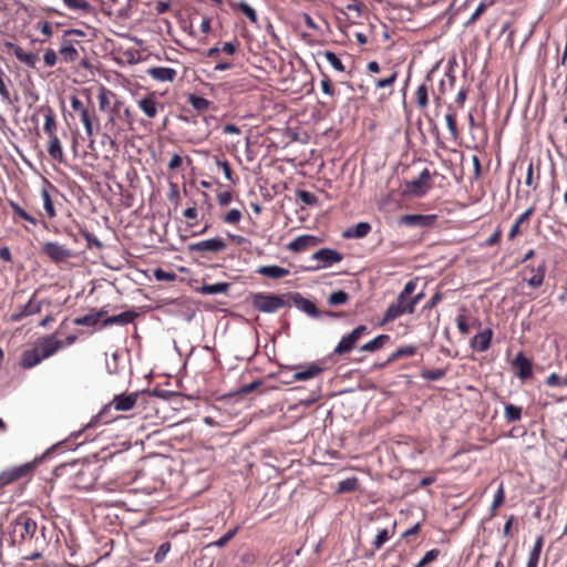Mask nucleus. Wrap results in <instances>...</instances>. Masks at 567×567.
Returning <instances> with one entry per match:
<instances>
[{
	"instance_id": "obj_44",
	"label": "nucleus",
	"mask_w": 567,
	"mask_h": 567,
	"mask_svg": "<svg viewBox=\"0 0 567 567\" xmlns=\"http://www.w3.org/2000/svg\"><path fill=\"white\" fill-rule=\"evenodd\" d=\"M297 198L301 203L309 205V206H315L319 202L318 197L315 194H312L308 190H303V189H300L297 192Z\"/></svg>"
},
{
	"instance_id": "obj_28",
	"label": "nucleus",
	"mask_w": 567,
	"mask_h": 567,
	"mask_svg": "<svg viewBox=\"0 0 567 567\" xmlns=\"http://www.w3.org/2000/svg\"><path fill=\"white\" fill-rule=\"evenodd\" d=\"M533 276L527 279L530 288H538L543 285L546 274V261L543 260L536 268H530Z\"/></svg>"
},
{
	"instance_id": "obj_12",
	"label": "nucleus",
	"mask_w": 567,
	"mask_h": 567,
	"mask_svg": "<svg viewBox=\"0 0 567 567\" xmlns=\"http://www.w3.org/2000/svg\"><path fill=\"white\" fill-rule=\"evenodd\" d=\"M430 181L431 173L427 168H424L415 179L406 184L408 190L416 196L424 195L429 188Z\"/></svg>"
},
{
	"instance_id": "obj_10",
	"label": "nucleus",
	"mask_w": 567,
	"mask_h": 567,
	"mask_svg": "<svg viewBox=\"0 0 567 567\" xmlns=\"http://www.w3.org/2000/svg\"><path fill=\"white\" fill-rule=\"evenodd\" d=\"M35 296L37 293L34 292L25 305L19 306L17 311L10 316V321L19 322L23 318L39 313L42 309L43 301L37 300Z\"/></svg>"
},
{
	"instance_id": "obj_27",
	"label": "nucleus",
	"mask_w": 567,
	"mask_h": 567,
	"mask_svg": "<svg viewBox=\"0 0 567 567\" xmlns=\"http://www.w3.org/2000/svg\"><path fill=\"white\" fill-rule=\"evenodd\" d=\"M371 231V225L367 221H360L349 227L344 233V238H363Z\"/></svg>"
},
{
	"instance_id": "obj_23",
	"label": "nucleus",
	"mask_w": 567,
	"mask_h": 567,
	"mask_svg": "<svg viewBox=\"0 0 567 567\" xmlns=\"http://www.w3.org/2000/svg\"><path fill=\"white\" fill-rule=\"evenodd\" d=\"M44 359L41 357L39 350L34 346L32 349L25 350L21 355V367L31 369L42 362Z\"/></svg>"
},
{
	"instance_id": "obj_24",
	"label": "nucleus",
	"mask_w": 567,
	"mask_h": 567,
	"mask_svg": "<svg viewBox=\"0 0 567 567\" xmlns=\"http://www.w3.org/2000/svg\"><path fill=\"white\" fill-rule=\"evenodd\" d=\"M257 272L259 275H262L265 277H269L272 279H280L290 274V270L288 268H284L277 265H268V266H261L257 269Z\"/></svg>"
},
{
	"instance_id": "obj_5",
	"label": "nucleus",
	"mask_w": 567,
	"mask_h": 567,
	"mask_svg": "<svg viewBox=\"0 0 567 567\" xmlns=\"http://www.w3.org/2000/svg\"><path fill=\"white\" fill-rule=\"evenodd\" d=\"M311 259L318 261V265L309 267L308 270L316 271L340 262L343 259V255L336 249L321 248L312 254Z\"/></svg>"
},
{
	"instance_id": "obj_53",
	"label": "nucleus",
	"mask_w": 567,
	"mask_h": 567,
	"mask_svg": "<svg viewBox=\"0 0 567 567\" xmlns=\"http://www.w3.org/2000/svg\"><path fill=\"white\" fill-rule=\"evenodd\" d=\"M112 95V92L106 90L105 87H101L97 100H99V107L101 111H105L107 106L110 105V99L109 96Z\"/></svg>"
},
{
	"instance_id": "obj_56",
	"label": "nucleus",
	"mask_w": 567,
	"mask_h": 567,
	"mask_svg": "<svg viewBox=\"0 0 567 567\" xmlns=\"http://www.w3.org/2000/svg\"><path fill=\"white\" fill-rule=\"evenodd\" d=\"M439 554L440 550L436 548L426 551L423 558L415 565V567H423L426 564L434 561L437 558Z\"/></svg>"
},
{
	"instance_id": "obj_48",
	"label": "nucleus",
	"mask_w": 567,
	"mask_h": 567,
	"mask_svg": "<svg viewBox=\"0 0 567 567\" xmlns=\"http://www.w3.org/2000/svg\"><path fill=\"white\" fill-rule=\"evenodd\" d=\"M171 543L169 542H165L163 544L159 545V547L157 548L155 555H154V561L156 564H159L162 561H164V559L166 558L167 554L169 553L171 550Z\"/></svg>"
},
{
	"instance_id": "obj_64",
	"label": "nucleus",
	"mask_w": 567,
	"mask_h": 567,
	"mask_svg": "<svg viewBox=\"0 0 567 567\" xmlns=\"http://www.w3.org/2000/svg\"><path fill=\"white\" fill-rule=\"evenodd\" d=\"M546 384L548 386H561L563 380L560 379V377L557 373H551L547 377Z\"/></svg>"
},
{
	"instance_id": "obj_52",
	"label": "nucleus",
	"mask_w": 567,
	"mask_h": 567,
	"mask_svg": "<svg viewBox=\"0 0 567 567\" xmlns=\"http://www.w3.org/2000/svg\"><path fill=\"white\" fill-rule=\"evenodd\" d=\"M504 498H505L504 486L501 483V485L498 486V488L494 495V499H493V503L491 506L492 514H494V512L503 504Z\"/></svg>"
},
{
	"instance_id": "obj_37",
	"label": "nucleus",
	"mask_w": 567,
	"mask_h": 567,
	"mask_svg": "<svg viewBox=\"0 0 567 567\" xmlns=\"http://www.w3.org/2000/svg\"><path fill=\"white\" fill-rule=\"evenodd\" d=\"M54 127H55L54 114H53V111L50 107H48L45 115H44L43 130L48 134L49 137L56 136V134L54 133Z\"/></svg>"
},
{
	"instance_id": "obj_25",
	"label": "nucleus",
	"mask_w": 567,
	"mask_h": 567,
	"mask_svg": "<svg viewBox=\"0 0 567 567\" xmlns=\"http://www.w3.org/2000/svg\"><path fill=\"white\" fill-rule=\"evenodd\" d=\"M106 315V311L101 309L99 311H91L90 313H86L81 317H76L73 322L76 326H87L93 327L97 324L101 319Z\"/></svg>"
},
{
	"instance_id": "obj_31",
	"label": "nucleus",
	"mask_w": 567,
	"mask_h": 567,
	"mask_svg": "<svg viewBox=\"0 0 567 567\" xmlns=\"http://www.w3.org/2000/svg\"><path fill=\"white\" fill-rule=\"evenodd\" d=\"M390 336L389 334H379L378 337H375L374 339H372L371 341L367 342L365 344H363L360 350L361 351H365V352H374V351H378L380 350L381 348L384 347V344L386 342L390 341Z\"/></svg>"
},
{
	"instance_id": "obj_19",
	"label": "nucleus",
	"mask_w": 567,
	"mask_h": 567,
	"mask_svg": "<svg viewBox=\"0 0 567 567\" xmlns=\"http://www.w3.org/2000/svg\"><path fill=\"white\" fill-rule=\"evenodd\" d=\"M59 55L61 62L72 63L79 59L80 53L71 40L63 39L59 49Z\"/></svg>"
},
{
	"instance_id": "obj_55",
	"label": "nucleus",
	"mask_w": 567,
	"mask_h": 567,
	"mask_svg": "<svg viewBox=\"0 0 567 567\" xmlns=\"http://www.w3.org/2000/svg\"><path fill=\"white\" fill-rule=\"evenodd\" d=\"M396 76H398L396 72H392L389 76H386L384 79L375 80V82H374L375 87L377 89H385V87L392 86V84L396 80Z\"/></svg>"
},
{
	"instance_id": "obj_2",
	"label": "nucleus",
	"mask_w": 567,
	"mask_h": 567,
	"mask_svg": "<svg viewBox=\"0 0 567 567\" xmlns=\"http://www.w3.org/2000/svg\"><path fill=\"white\" fill-rule=\"evenodd\" d=\"M9 528L12 544H22L31 540L35 536L38 524L29 514L21 513L12 519Z\"/></svg>"
},
{
	"instance_id": "obj_61",
	"label": "nucleus",
	"mask_w": 567,
	"mask_h": 567,
	"mask_svg": "<svg viewBox=\"0 0 567 567\" xmlns=\"http://www.w3.org/2000/svg\"><path fill=\"white\" fill-rule=\"evenodd\" d=\"M238 47H239V43L237 41L225 42L224 45L220 48V51L226 54L233 55L237 52Z\"/></svg>"
},
{
	"instance_id": "obj_57",
	"label": "nucleus",
	"mask_w": 567,
	"mask_h": 567,
	"mask_svg": "<svg viewBox=\"0 0 567 567\" xmlns=\"http://www.w3.org/2000/svg\"><path fill=\"white\" fill-rule=\"evenodd\" d=\"M542 548H543V537L539 536L536 539V542L534 544V547H533V549L529 553L528 559H533L535 561H539Z\"/></svg>"
},
{
	"instance_id": "obj_45",
	"label": "nucleus",
	"mask_w": 567,
	"mask_h": 567,
	"mask_svg": "<svg viewBox=\"0 0 567 567\" xmlns=\"http://www.w3.org/2000/svg\"><path fill=\"white\" fill-rule=\"evenodd\" d=\"M358 487V480L355 477L346 478L338 484V492L347 493L353 492Z\"/></svg>"
},
{
	"instance_id": "obj_39",
	"label": "nucleus",
	"mask_w": 567,
	"mask_h": 567,
	"mask_svg": "<svg viewBox=\"0 0 567 567\" xmlns=\"http://www.w3.org/2000/svg\"><path fill=\"white\" fill-rule=\"evenodd\" d=\"M41 197L43 199V207H44L47 215L50 218H54L56 216V212H55L53 202L51 199V196L49 194V190L47 188H42Z\"/></svg>"
},
{
	"instance_id": "obj_54",
	"label": "nucleus",
	"mask_w": 567,
	"mask_h": 567,
	"mask_svg": "<svg viewBox=\"0 0 567 567\" xmlns=\"http://www.w3.org/2000/svg\"><path fill=\"white\" fill-rule=\"evenodd\" d=\"M58 53L53 49H47L43 54V62L45 66L52 68L58 62Z\"/></svg>"
},
{
	"instance_id": "obj_6",
	"label": "nucleus",
	"mask_w": 567,
	"mask_h": 567,
	"mask_svg": "<svg viewBox=\"0 0 567 567\" xmlns=\"http://www.w3.org/2000/svg\"><path fill=\"white\" fill-rule=\"evenodd\" d=\"M404 313H413V311L409 302V298L399 293L395 301L386 308L381 323L384 324L392 322Z\"/></svg>"
},
{
	"instance_id": "obj_60",
	"label": "nucleus",
	"mask_w": 567,
	"mask_h": 567,
	"mask_svg": "<svg viewBox=\"0 0 567 567\" xmlns=\"http://www.w3.org/2000/svg\"><path fill=\"white\" fill-rule=\"evenodd\" d=\"M445 121H446L450 133L452 134V136L455 137L457 135L455 116L452 113H447L445 115Z\"/></svg>"
},
{
	"instance_id": "obj_29",
	"label": "nucleus",
	"mask_w": 567,
	"mask_h": 567,
	"mask_svg": "<svg viewBox=\"0 0 567 567\" xmlns=\"http://www.w3.org/2000/svg\"><path fill=\"white\" fill-rule=\"evenodd\" d=\"M229 288L230 284L228 282L205 284L198 288V291L203 295H221L227 293Z\"/></svg>"
},
{
	"instance_id": "obj_4",
	"label": "nucleus",
	"mask_w": 567,
	"mask_h": 567,
	"mask_svg": "<svg viewBox=\"0 0 567 567\" xmlns=\"http://www.w3.org/2000/svg\"><path fill=\"white\" fill-rule=\"evenodd\" d=\"M227 244L223 238H209L187 245L188 252H198L203 257L207 254H219L226 250Z\"/></svg>"
},
{
	"instance_id": "obj_47",
	"label": "nucleus",
	"mask_w": 567,
	"mask_h": 567,
	"mask_svg": "<svg viewBox=\"0 0 567 567\" xmlns=\"http://www.w3.org/2000/svg\"><path fill=\"white\" fill-rule=\"evenodd\" d=\"M323 55L326 56L327 61L330 63V65L339 71V72H343L344 71V65L343 63L341 62V60L339 59V56L331 52V51H326L323 53Z\"/></svg>"
},
{
	"instance_id": "obj_59",
	"label": "nucleus",
	"mask_w": 567,
	"mask_h": 567,
	"mask_svg": "<svg viewBox=\"0 0 567 567\" xmlns=\"http://www.w3.org/2000/svg\"><path fill=\"white\" fill-rule=\"evenodd\" d=\"M261 381L260 380H256L249 384H246V385H243L238 391H237V394L239 395H246L252 391H255L256 389H258L260 385H261Z\"/></svg>"
},
{
	"instance_id": "obj_58",
	"label": "nucleus",
	"mask_w": 567,
	"mask_h": 567,
	"mask_svg": "<svg viewBox=\"0 0 567 567\" xmlns=\"http://www.w3.org/2000/svg\"><path fill=\"white\" fill-rule=\"evenodd\" d=\"M241 219L240 210L233 208L224 217V221L227 224H237Z\"/></svg>"
},
{
	"instance_id": "obj_13",
	"label": "nucleus",
	"mask_w": 567,
	"mask_h": 567,
	"mask_svg": "<svg viewBox=\"0 0 567 567\" xmlns=\"http://www.w3.org/2000/svg\"><path fill=\"white\" fill-rule=\"evenodd\" d=\"M512 364L520 380L529 379L533 375V363L522 351L515 355Z\"/></svg>"
},
{
	"instance_id": "obj_15",
	"label": "nucleus",
	"mask_w": 567,
	"mask_h": 567,
	"mask_svg": "<svg viewBox=\"0 0 567 567\" xmlns=\"http://www.w3.org/2000/svg\"><path fill=\"white\" fill-rule=\"evenodd\" d=\"M291 298L296 307L307 313L309 317L319 318L322 316V311L317 308L316 303L302 297L299 292L292 293Z\"/></svg>"
},
{
	"instance_id": "obj_49",
	"label": "nucleus",
	"mask_w": 567,
	"mask_h": 567,
	"mask_svg": "<svg viewBox=\"0 0 567 567\" xmlns=\"http://www.w3.org/2000/svg\"><path fill=\"white\" fill-rule=\"evenodd\" d=\"M154 277L158 281H174L177 278V275L174 271H166L162 268H156L154 270Z\"/></svg>"
},
{
	"instance_id": "obj_35",
	"label": "nucleus",
	"mask_w": 567,
	"mask_h": 567,
	"mask_svg": "<svg viewBox=\"0 0 567 567\" xmlns=\"http://www.w3.org/2000/svg\"><path fill=\"white\" fill-rule=\"evenodd\" d=\"M504 416L508 423L519 421L522 417V408L514 404H506Z\"/></svg>"
},
{
	"instance_id": "obj_1",
	"label": "nucleus",
	"mask_w": 567,
	"mask_h": 567,
	"mask_svg": "<svg viewBox=\"0 0 567 567\" xmlns=\"http://www.w3.org/2000/svg\"><path fill=\"white\" fill-rule=\"evenodd\" d=\"M138 398V392H132L128 394L122 393L114 395L112 401L109 404L104 405L103 409L95 416L92 417V420L86 424V427H92L97 424H107L111 423L112 421L117 420L118 416H114L111 414L112 409L122 412L130 411L135 406Z\"/></svg>"
},
{
	"instance_id": "obj_22",
	"label": "nucleus",
	"mask_w": 567,
	"mask_h": 567,
	"mask_svg": "<svg viewBox=\"0 0 567 567\" xmlns=\"http://www.w3.org/2000/svg\"><path fill=\"white\" fill-rule=\"evenodd\" d=\"M136 313L134 311H124L115 316L107 317L103 320L102 327H109L113 324L126 326L135 319Z\"/></svg>"
},
{
	"instance_id": "obj_32",
	"label": "nucleus",
	"mask_w": 567,
	"mask_h": 567,
	"mask_svg": "<svg viewBox=\"0 0 567 567\" xmlns=\"http://www.w3.org/2000/svg\"><path fill=\"white\" fill-rule=\"evenodd\" d=\"M417 351V347L413 344L398 348L388 357V362H394L401 358L413 357Z\"/></svg>"
},
{
	"instance_id": "obj_21",
	"label": "nucleus",
	"mask_w": 567,
	"mask_h": 567,
	"mask_svg": "<svg viewBox=\"0 0 567 567\" xmlns=\"http://www.w3.org/2000/svg\"><path fill=\"white\" fill-rule=\"evenodd\" d=\"M493 331L491 329H485L482 332L475 334L471 340V347L480 352H485L492 341Z\"/></svg>"
},
{
	"instance_id": "obj_51",
	"label": "nucleus",
	"mask_w": 567,
	"mask_h": 567,
	"mask_svg": "<svg viewBox=\"0 0 567 567\" xmlns=\"http://www.w3.org/2000/svg\"><path fill=\"white\" fill-rule=\"evenodd\" d=\"M390 538V532L386 528L379 530L378 535L373 540L374 549H380Z\"/></svg>"
},
{
	"instance_id": "obj_3",
	"label": "nucleus",
	"mask_w": 567,
	"mask_h": 567,
	"mask_svg": "<svg viewBox=\"0 0 567 567\" xmlns=\"http://www.w3.org/2000/svg\"><path fill=\"white\" fill-rule=\"evenodd\" d=\"M286 306L282 296L272 293H256L252 298V307L265 313H272Z\"/></svg>"
},
{
	"instance_id": "obj_8",
	"label": "nucleus",
	"mask_w": 567,
	"mask_h": 567,
	"mask_svg": "<svg viewBox=\"0 0 567 567\" xmlns=\"http://www.w3.org/2000/svg\"><path fill=\"white\" fill-rule=\"evenodd\" d=\"M34 468L33 463L13 466L0 473V486H6L19 478L28 476Z\"/></svg>"
},
{
	"instance_id": "obj_50",
	"label": "nucleus",
	"mask_w": 567,
	"mask_h": 567,
	"mask_svg": "<svg viewBox=\"0 0 567 567\" xmlns=\"http://www.w3.org/2000/svg\"><path fill=\"white\" fill-rule=\"evenodd\" d=\"M81 235L85 238V240L87 243V248H92V247H95L97 249L103 248V244L89 230L81 229Z\"/></svg>"
},
{
	"instance_id": "obj_33",
	"label": "nucleus",
	"mask_w": 567,
	"mask_h": 567,
	"mask_svg": "<svg viewBox=\"0 0 567 567\" xmlns=\"http://www.w3.org/2000/svg\"><path fill=\"white\" fill-rule=\"evenodd\" d=\"M48 153L51 156V158H53L60 163L63 161V151H62L61 142L58 136L50 137Z\"/></svg>"
},
{
	"instance_id": "obj_17",
	"label": "nucleus",
	"mask_w": 567,
	"mask_h": 567,
	"mask_svg": "<svg viewBox=\"0 0 567 567\" xmlns=\"http://www.w3.org/2000/svg\"><path fill=\"white\" fill-rule=\"evenodd\" d=\"M320 243V239L313 235H301L291 240L287 248L290 251L299 252L308 247H315Z\"/></svg>"
},
{
	"instance_id": "obj_14",
	"label": "nucleus",
	"mask_w": 567,
	"mask_h": 567,
	"mask_svg": "<svg viewBox=\"0 0 567 567\" xmlns=\"http://www.w3.org/2000/svg\"><path fill=\"white\" fill-rule=\"evenodd\" d=\"M43 252L54 261H64L72 257L70 249L58 243L48 241L43 245Z\"/></svg>"
},
{
	"instance_id": "obj_30",
	"label": "nucleus",
	"mask_w": 567,
	"mask_h": 567,
	"mask_svg": "<svg viewBox=\"0 0 567 567\" xmlns=\"http://www.w3.org/2000/svg\"><path fill=\"white\" fill-rule=\"evenodd\" d=\"M14 56L25 66L35 69L39 58L35 53L25 52L22 48L14 49Z\"/></svg>"
},
{
	"instance_id": "obj_40",
	"label": "nucleus",
	"mask_w": 567,
	"mask_h": 567,
	"mask_svg": "<svg viewBox=\"0 0 567 567\" xmlns=\"http://www.w3.org/2000/svg\"><path fill=\"white\" fill-rule=\"evenodd\" d=\"M349 300V295L343 290L333 291L328 297V303L332 307L344 305Z\"/></svg>"
},
{
	"instance_id": "obj_38",
	"label": "nucleus",
	"mask_w": 567,
	"mask_h": 567,
	"mask_svg": "<svg viewBox=\"0 0 567 567\" xmlns=\"http://www.w3.org/2000/svg\"><path fill=\"white\" fill-rule=\"evenodd\" d=\"M187 101L197 111H206L210 105L207 99L195 94H189Z\"/></svg>"
},
{
	"instance_id": "obj_62",
	"label": "nucleus",
	"mask_w": 567,
	"mask_h": 567,
	"mask_svg": "<svg viewBox=\"0 0 567 567\" xmlns=\"http://www.w3.org/2000/svg\"><path fill=\"white\" fill-rule=\"evenodd\" d=\"M416 285H417V279L409 280L400 293L410 298V296L414 292Z\"/></svg>"
},
{
	"instance_id": "obj_42",
	"label": "nucleus",
	"mask_w": 567,
	"mask_h": 567,
	"mask_svg": "<svg viewBox=\"0 0 567 567\" xmlns=\"http://www.w3.org/2000/svg\"><path fill=\"white\" fill-rule=\"evenodd\" d=\"M444 369H427L421 372V377L427 381H439L445 375Z\"/></svg>"
},
{
	"instance_id": "obj_7",
	"label": "nucleus",
	"mask_w": 567,
	"mask_h": 567,
	"mask_svg": "<svg viewBox=\"0 0 567 567\" xmlns=\"http://www.w3.org/2000/svg\"><path fill=\"white\" fill-rule=\"evenodd\" d=\"M367 326L360 324L354 328L349 334L342 337L337 347L333 350L334 354L341 355L350 352L355 346L357 341L367 331Z\"/></svg>"
},
{
	"instance_id": "obj_36",
	"label": "nucleus",
	"mask_w": 567,
	"mask_h": 567,
	"mask_svg": "<svg viewBox=\"0 0 567 567\" xmlns=\"http://www.w3.org/2000/svg\"><path fill=\"white\" fill-rule=\"evenodd\" d=\"M95 116V111L92 110V111H83L82 114L80 115V120L82 122V124L84 125V128H85V133L87 135V137H92L93 136V124H92V120L93 117Z\"/></svg>"
},
{
	"instance_id": "obj_63",
	"label": "nucleus",
	"mask_w": 567,
	"mask_h": 567,
	"mask_svg": "<svg viewBox=\"0 0 567 567\" xmlns=\"http://www.w3.org/2000/svg\"><path fill=\"white\" fill-rule=\"evenodd\" d=\"M457 329L462 334H466L470 331V326L464 316H457L456 318Z\"/></svg>"
},
{
	"instance_id": "obj_34",
	"label": "nucleus",
	"mask_w": 567,
	"mask_h": 567,
	"mask_svg": "<svg viewBox=\"0 0 567 567\" xmlns=\"http://www.w3.org/2000/svg\"><path fill=\"white\" fill-rule=\"evenodd\" d=\"M415 102L420 109H426L429 105V89L425 83L419 85L415 92Z\"/></svg>"
},
{
	"instance_id": "obj_11",
	"label": "nucleus",
	"mask_w": 567,
	"mask_h": 567,
	"mask_svg": "<svg viewBox=\"0 0 567 567\" xmlns=\"http://www.w3.org/2000/svg\"><path fill=\"white\" fill-rule=\"evenodd\" d=\"M41 357L45 360L54 355L61 348H63V341L56 339L55 334L44 337L35 344Z\"/></svg>"
},
{
	"instance_id": "obj_46",
	"label": "nucleus",
	"mask_w": 567,
	"mask_h": 567,
	"mask_svg": "<svg viewBox=\"0 0 567 567\" xmlns=\"http://www.w3.org/2000/svg\"><path fill=\"white\" fill-rule=\"evenodd\" d=\"M64 4L71 10L90 11L91 4L85 0H63Z\"/></svg>"
},
{
	"instance_id": "obj_18",
	"label": "nucleus",
	"mask_w": 567,
	"mask_h": 567,
	"mask_svg": "<svg viewBox=\"0 0 567 567\" xmlns=\"http://www.w3.org/2000/svg\"><path fill=\"white\" fill-rule=\"evenodd\" d=\"M140 110L150 118H154L158 113V102L155 93H150L137 101Z\"/></svg>"
},
{
	"instance_id": "obj_43",
	"label": "nucleus",
	"mask_w": 567,
	"mask_h": 567,
	"mask_svg": "<svg viewBox=\"0 0 567 567\" xmlns=\"http://www.w3.org/2000/svg\"><path fill=\"white\" fill-rule=\"evenodd\" d=\"M238 530L239 526H235L234 528L229 529L226 534H224L220 538H218L216 542L210 543L209 546H215L218 548L224 547L230 539L234 538Z\"/></svg>"
},
{
	"instance_id": "obj_9",
	"label": "nucleus",
	"mask_w": 567,
	"mask_h": 567,
	"mask_svg": "<svg viewBox=\"0 0 567 567\" xmlns=\"http://www.w3.org/2000/svg\"><path fill=\"white\" fill-rule=\"evenodd\" d=\"M436 219V215L408 214L399 218V224L408 227L431 228Z\"/></svg>"
},
{
	"instance_id": "obj_26",
	"label": "nucleus",
	"mask_w": 567,
	"mask_h": 567,
	"mask_svg": "<svg viewBox=\"0 0 567 567\" xmlns=\"http://www.w3.org/2000/svg\"><path fill=\"white\" fill-rule=\"evenodd\" d=\"M11 85H12V82H11L10 78L0 68V97L3 103L9 104V105L13 104V102L17 101V97L12 99V96H11V92L9 90V86H11Z\"/></svg>"
},
{
	"instance_id": "obj_41",
	"label": "nucleus",
	"mask_w": 567,
	"mask_h": 567,
	"mask_svg": "<svg viewBox=\"0 0 567 567\" xmlns=\"http://www.w3.org/2000/svg\"><path fill=\"white\" fill-rule=\"evenodd\" d=\"M237 8L247 17V19L252 22V23H257V13H256V10L249 6L247 2L245 1H239L237 3Z\"/></svg>"
},
{
	"instance_id": "obj_16",
	"label": "nucleus",
	"mask_w": 567,
	"mask_h": 567,
	"mask_svg": "<svg viewBox=\"0 0 567 567\" xmlns=\"http://www.w3.org/2000/svg\"><path fill=\"white\" fill-rule=\"evenodd\" d=\"M295 369L297 371L292 374L293 381H307V380L313 379L315 377L319 375L323 371V368L321 365H319L318 363H310L307 365L295 367Z\"/></svg>"
},
{
	"instance_id": "obj_20",
	"label": "nucleus",
	"mask_w": 567,
	"mask_h": 567,
	"mask_svg": "<svg viewBox=\"0 0 567 567\" xmlns=\"http://www.w3.org/2000/svg\"><path fill=\"white\" fill-rule=\"evenodd\" d=\"M147 74L158 82H173L177 75L175 69L166 66H153L147 70Z\"/></svg>"
}]
</instances>
